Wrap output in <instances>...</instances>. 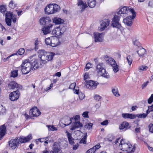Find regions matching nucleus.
<instances>
[{
	"mask_svg": "<svg viewBox=\"0 0 153 153\" xmlns=\"http://www.w3.org/2000/svg\"><path fill=\"white\" fill-rule=\"evenodd\" d=\"M25 50L24 48H21L18 50L17 52H16L15 53H13L10 55V57L13 56H17L18 54L20 55H22L23 54H24L25 55Z\"/></svg>",
	"mask_w": 153,
	"mask_h": 153,
	"instance_id": "nucleus-25",
	"label": "nucleus"
},
{
	"mask_svg": "<svg viewBox=\"0 0 153 153\" xmlns=\"http://www.w3.org/2000/svg\"><path fill=\"white\" fill-rule=\"evenodd\" d=\"M60 9V6L56 4H50L45 8L44 11L46 14H53L59 11Z\"/></svg>",
	"mask_w": 153,
	"mask_h": 153,
	"instance_id": "nucleus-3",
	"label": "nucleus"
},
{
	"mask_svg": "<svg viewBox=\"0 0 153 153\" xmlns=\"http://www.w3.org/2000/svg\"><path fill=\"white\" fill-rule=\"evenodd\" d=\"M74 120L75 122H77L78 121H80V116L79 115H76L74 116Z\"/></svg>",
	"mask_w": 153,
	"mask_h": 153,
	"instance_id": "nucleus-52",
	"label": "nucleus"
},
{
	"mask_svg": "<svg viewBox=\"0 0 153 153\" xmlns=\"http://www.w3.org/2000/svg\"><path fill=\"white\" fill-rule=\"evenodd\" d=\"M7 9L4 5L0 6V12H1L3 14H4V13L6 11Z\"/></svg>",
	"mask_w": 153,
	"mask_h": 153,
	"instance_id": "nucleus-44",
	"label": "nucleus"
},
{
	"mask_svg": "<svg viewBox=\"0 0 153 153\" xmlns=\"http://www.w3.org/2000/svg\"><path fill=\"white\" fill-rule=\"evenodd\" d=\"M76 86V83H72L70 85L69 88L74 90Z\"/></svg>",
	"mask_w": 153,
	"mask_h": 153,
	"instance_id": "nucleus-54",
	"label": "nucleus"
},
{
	"mask_svg": "<svg viewBox=\"0 0 153 153\" xmlns=\"http://www.w3.org/2000/svg\"><path fill=\"white\" fill-rule=\"evenodd\" d=\"M74 124L72 125L71 126L70 129L73 131L76 128H80L83 127L82 123L80 122V121L75 122L74 123Z\"/></svg>",
	"mask_w": 153,
	"mask_h": 153,
	"instance_id": "nucleus-15",
	"label": "nucleus"
},
{
	"mask_svg": "<svg viewBox=\"0 0 153 153\" xmlns=\"http://www.w3.org/2000/svg\"><path fill=\"white\" fill-rule=\"evenodd\" d=\"M89 77V75L88 73H85L84 74L83 76V79L84 80H86L87 79H88Z\"/></svg>",
	"mask_w": 153,
	"mask_h": 153,
	"instance_id": "nucleus-58",
	"label": "nucleus"
},
{
	"mask_svg": "<svg viewBox=\"0 0 153 153\" xmlns=\"http://www.w3.org/2000/svg\"><path fill=\"white\" fill-rule=\"evenodd\" d=\"M91 66L92 65L90 63H88L86 65L85 70L86 71H87L91 67Z\"/></svg>",
	"mask_w": 153,
	"mask_h": 153,
	"instance_id": "nucleus-48",
	"label": "nucleus"
},
{
	"mask_svg": "<svg viewBox=\"0 0 153 153\" xmlns=\"http://www.w3.org/2000/svg\"><path fill=\"white\" fill-rule=\"evenodd\" d=\"M140 127L136 128L135 129V132L136 133H138L140 132Z\"/></svg>",
	"mask_w": 153,
	"mask_h": 153,
	"instance_id": "nucleus-62",
	"label": "nucleus"
},
{
	"mask_svg": "<svg viewBox=\"0 0 153 153\" xmlns=\"http://www.w3.org/2000/svg\"><path fill=\"white\" fill-rule=\"evenodd\" d=\"M106 61L107 62L109 63L111 66L113 65V64H115V63H114V62H116L115 60L112 58H110L106 60Z\"/></svg>",
	"mask_w": 153,
	"mask_h": 153,
	"instance_id": "nucleus-40",
	"label": "nucleus"
},
{
	"mask_svg": "<svg viewBox=\"0 0 153 153\" xmlns=\"http://www.w3.org/2000/svg\"><path fill=\"white\" fill-rule=\"evenodd\" d=\"M35 42H34V49L35 51H37L39 48V44L40 41L39 40L38 38H36L34 39Z\"/></svg>",
	"mask_w": 153,
	"mask_h": 153,
	"instance_id": "nucleus-34",
	"label": "nucleus"
},
{
	"mask_svg": "<svg viewBox=\"0 0 153 153\" xmlns=\"http://www.w3.org/2000/svg\"><path fill=\"white\" fill-rule=\"evenodd\" d=\"M6 124H4L0 126V140L5 135L6 131Z\"/></svg>",
	"mask_w": 153,
	"mask_h": 153,
	"instance_id": "nucleus-20",
	"label": "nucleus"
},
{
	"mask_svg": "<svg viewBox=\"0 0 153 153\" xmlns=\"http://www.w3.org/2000/svg\"><path fill=\"white\" fill-rule=\"evenodd\" d=\"M48 138V137H46L45 138H39L37 139V140H38L40 142H44L45 140H46ZM37 140H36V142L38 141H37Z\"/></svg>",
	"mask_w": 153,
	"mask_h": 153,
	"instance_id": "nucleus-56",
	"label": "nucleus"
},
{
	"mask_svg": "<svg viewBox=\"0 0 153 153\" xmlns=\"http://www.w3.org/2000/svg\"><path fill=\"white\" fill-rule=\"evenodd\" d=\"M22 73L24 74H28L31 70H34L39 67L37 59L31 60L25 59L23 61L20 66Z\"/></svg>",
	"mask_w": 153,
	"mask_h": 153,
	"instance_id": "nucleus-1",
	"label": "nucleus"
},
{
	"mask_svg": "<svg viewBox=\"0 0 153 153\" xmlns=\"http://www.w3.org/2000/svg\"><path fill=\"white\" fill-rule=\"evenodd\" d=\"M38 57L40 61V65H43L47 62L52 60L55 54L54 53H47L44 50H40L38 51Z\"/></svg>",
	"mask_w": 153,
	"mask_h": 153,
	"instance_id": "nucleus-2",
	"label": "nucleus"
},
{
	"mask_svg": "<svg viewBox=\"0 0 153 153\" xmlns=\"http://www.w3.org/2000/svg\"><path fill=\"white\" fill-rule=\"evenodd\" d=\"M120 20V16L117 15H114L112 19L111 26L117 28L120 30H123V28L121 26V24H120L119 21Z\"/></svg>",
	"mask_w": 153,
	"mask_h": 153,
	"instance_id": "nucleus-5",
	"label": "nucleus"
},
{
	"mask_svg": "<svg viewBox=\"0 0 153 153\" xmlns=\"http://www.w3.org/2000/svg\"><path fill=\"white\" fill-rule=\"evenodd\" d=\"M32 138V135L29 134L26 137L21 136L18 138L19 143H25L29 142Z\"/></svg>",
	"mask_w": 153,
	"mask_h": 153,
	"instance_id": "nucleus-12",
	"label": "nucleus"
},
{
	"mask_svg": "<svg viewBox=\"0 0 153 153\" xmlns=\"http://www.w3.org/2000/svg\"><path fill=\"white\" fill-rule=\"evenodd\" d=\"M93 125V124L92 123H88V125L87 126V128L89 129H91Z\"/></svg>",
	"mask_w": 153,
	"mask_h": 153,
	"instance_id": "nucleus-61",
	"label": "nucleus"
},
{
	"mask_svg": "<svg viewBox=\"0 0 153 153\" xmlns=\"http://www.w3.org/2000/svg\"><path fill=\"white\" fill-rule=\"evenodd\" d=\"M148 6L150 7L153 8V0H149L148 3Z\"/></svg>",
	"mask_w": 153,
	"mask_h": 153,
	"instance_id": "nucleus-53",
	"label": "nucleus"
},
{
	"mask_svg": "<svg viewBox=\"0 0 153 153\" xmlns=\"http://www.w3.org/2000/svg\"><path fill=\"white\" fill-rule=\"evenodd\" d=\"M134 18L131 16H128L123 20V22L127 26L131 27L132 25V22Z\"/></svg>",
	"mask_w": 153,
	"mask_h": 153,
	"instance_id": "nucleus-14",
	"label": "nucleus"
},
{
	"mask_svg": "<svg viewBox=\"0 0 153 153\" xmlns=\"http://www.w3.org/2000/svg\"><path fill=\"white\" fill-rule=\"evenodd\" d=\"M147 67L146 66H142L139 69L141 70H146L147 69Z\"/></svg>",
	"mask_w": 153,
	"mask_h": 153,
	"instance_id": "nucleus-63",
	"label": "nucleus"
},
{
	"mask_svg": "<svg viewBox=\"0 0 153 153\" xmlns=\"http://www.w3.org/2000/svg\"><path fill=\"white\" fill-rule=\"evenodd\" d=\"M112 92L113 94L116 97H118L120 95L118 93V89L116 87H114L112 89Z\"/></svg>",
	"mask_w": 153,
	"mask_h": 153,
	"instance_id": "nucleus-37",
	"label": "nucleus"
},
{
	"mask_svg": "<svg viewBox=\"0 0 153 153\" xmlns=\"http://www.w3.org/2000/svg\"><path fill=\"white\" fill-rule=\"evenodd\" d=\"M67 120H68V121L69 122V123H66V122H65L64 124L65 126L69 125L72 123V121L74 120V117H73L70 118L69 120L68 119H67Z\"/></svg>",
	"mask_w": 153,
	"mask_h": 153,
	"instance_id": "nucleus-43",
	"label": "nucleus"
},
{
	"mask_svg": "<svg viewBox=\"0 0 153 153\" xmlns=\"http://www.w3.org/2000/svg\"><path fill=\"white\" fill-rule=\"evenodd\" d=\"M96 70L100 76L108 79L109 78V75L105 70V66L102 63H100L97 66Z\"/></svg>",
	"mask_w": 153,
	"mask_h": 153,
	"instance_id": "nucleus-4",
	"label": "nucleus"
},
{
	"mask_svg": "<svg viewBox=\"0 0 153 153\" xmlns=\"http://www.w3.org/2000/svg\"><path fill=\"white\" fill-rule=\"evenodd\" d=\"M17 18L16 15H14L13 12H10V26L11 25L12 21L13 23H15L16 21Z\"/></svg>",
	"mask_w": 153,
	"mask_h": 153,
	"instance_id": "nucleus-29",
	"label": "nucleus"
},
{
	"mask_svg": "<svg viewBox=\"0 0 153 153\" xmlns=\"http://www.w3.org/2000/svg\"><path fill=\"white\" fill-rule=\"evenodd\" d=\"M129 7L126 6H124L121 8L119 11L117 12V14L118 15H120L121 16H122L121 15H126L128 13Z\"/></svg>",
	"mask_w": 153,
	"mask_h": 153,
	"instance_id": "nucleus-17",
	"label": "nucleus"
},
{
	"mask_svg": "<svg viewBox=\"0 0 153 153\" xmlns=\"http://www.w3.org/2000/svg\"><path fill=\"white\" fill-rule=\"evenodd\" d=\"M114 63H115V64H113V65L112 66L113 67V70L115 73H117L119 70L118 68V65L117 64L116 62H114Z\"/></svg>",
	"mask_w": 153,
	"mask_h": 153,
	"instance_id": "nucleus-38",
	"label": "nucleus"
},
{
	"mask_svg": "<svg viewBox=\"0 0 153 153\" xmlns=\"http://www.w3.org/2000/svg\"><path fill=\"white\" fill-rule=\"evenodd\" d=\"M5 17L6 23L8 26H10V11H6Z\"/></svg>",
	"mask_w": 153,
	"mask_h": 153,
	"instance_id": "nucleus-31",
	"label": "nucleus"
},
{
	"mask_svg": "<svg viewBox=\"0 0 153 153\" xmlns=\"http://www.w3.org/2000/svg\"><path fill=\"white\" fill-rule=\"evenodd\" d=\"M20 144L18 137H16L14 139H12L10 140V147L13 149H17Z\"/></svg>",
	"mask_w": 153,
	"mask_h": 153,
	"instance_id": "nucleus-10",
	"label": "nucleus"
},
{
	"mask_svg": "<svg viewBox=\"0 0 153 153\" xmlns=\"http://www.w3.org/2000/svg\"><path fill=\"white\" fill-rule=\"evenodd\" d=\"M74 90L75 91L74 93L77 94H79V89L78 87H76V88H75L74 89Z\"/></svg>",
	"mask_w": 153,
	"mask_h": 153,
	"instance_id": "nucleus-60",
	"label": "nucleus"
},
{
	"mask_svg": "<svg viewBox=\"0 0 153 153\" xmlns=\"http://www.w3.org/2000/svg\"><path fill=\"white\" fill-rule=\"evenodd\" d=\"M94 99L97 101H99L102 100V97L99 95L96 94L95 96Z\"/></svg>",
	"mask_w": 153,
	"mask_h": 153,
	"instance_id": "nucleus-50",
	"label": "nucleus"
},
{
	"mask_svg": "<svg viewBox=\"0 0 153 153\" xmlns=\"http://www.w3.org/2000/svg\"><path fill=\"white\" fill-rule=\"evenodd\" d=\"M128 12H130L132 13V16H132L133 18H135V17L136 16V13L135 11L134 10L133 8H129Z\"/></svg>",
	"mask_w": 153,
	"mask_h": 153,
	"instance_id": "nucleus-41",
	"label": "nucleus"
},
{
	"mask_svg": "<svg viewBox=\"0 0 153 153\" xmlns=\"http://www.w3.org/2000/svg\"><path fill=\"white\" fill-rule=\"evenodd\" d=\"M18 71L17 70H14L12 71L11 72V75H10V78L11 77L16 78L18 76Z\"/></svg>",
	"mask_w": 153,
	"mask_h": 153,
	"instance_id": "nucleus-35",
	"label": "nucleus"
},
{
	"mask_svg": "<svg viewBox=\"0 0 153 153\" xmlns=\"http://www.w3.org/2000/svg\"><path fill=\"white\" fill-rule=\"evenodd\" d=\"M17 5V4L14 3L13 1H10V8L14 9L16 7Z\"/></svg>",
	"mask_w": 153,
	"mask_h": 153,
	"instance_id": "nucleus-49",
	"label": "nucleus"
},
{
	"mask_svg": "<svg viewBox=\"0 0 153 153\" xmlns=\"http://www.w3.org/2000/svg\"><path fill=\"white\" fill-rule=\"evenodd\" d=\"M149 82L148 81L146 82H144L143 84H142L141 86L142 89H143L145 88L148 85Z\"/></svg>",
	"mask_w": 153,
	"mask_h": 153,
	"instance_id": "nucleus-59",
	"label": "nucleus"
},
{
	"mask_svg": "<svg viewBox=\"0 0 153 153\" xmlns=\"http://www.w3.org/2000/svg\"><path fill=\"white\" fill-rule=\"evenodd\" d=\"M20 93L18 89L10 93V100L14 101L17 100L19 98Z\"/></svg>",
	"mask_w": 153,
	"mask_h": 153,
	"instance_id": "nucleus-11",
	"label": "nucleus"
},
{
	"mask_svg": "<svg viewBox=\"0 0 153 153\" xmlns=\"http://www.w3.org/2000/svg\"><path fill=\"white\" fill-rule=\"evenodd\" d=\"M148 127L149 132L153 133V124L150 123Z\"/></svg>",
	"mask_w": 153,
	"mask_h": 153,
	"instance_id": "nucleus-45",
	"label": "nucleus"
},
{
	"mask_svg": "<svg viewBox=\"0 0 153 153\" xmlns=\"http://www.w3.org/2000/svg\"><path fill=\"white\" fill-rule=\"evenodd\" d=\"M60 44V42L59 39H56L52 40L51 45L52 47H56Z\"/></svg>",
	"mask_w": 153,
	"mask_h": 153,
	"instance_id": "nucleus-30",
	"label": "nucleus"
},
{
	"mask_svg": "<svg viewBox=\"0 0 153 153\" xmlns=\"http://www.w3.org/2000/svg\"><path fill=\"white\" fill-rule=\"evenodd\" d=\"M110 23V21L108 19H105L101 22V27L100 30L102 31L104 30L108 26Z\"/></svg>",
	"mask_w": 153,
	"mask_h": 153,
	"instance_id": "nucleus-16",
	"label": "nucleus"
},
{
	"mask_svg": "<svg viewBox=\"0 0 153 153\" xmlns=\"http://www.w3.org/2000/svg\"><path fill=\"white\" fill-rule=\"evenodd\" d=\"M58 27H56L52 30V34L56 37L60 38L62 35Z\"/></svg>",
	"mask_w": 153,
	"mask_h": 153,
	"instance_id": "nucleus-22",
	"label": "nucleus"
},
{
	"mask_svg": "<svg viewBox=\"0 0 153 153\" xmlns=\"http://www.w3.org/2000/svg\"><path fill=\"white\" fill-rule=\"evenodd\" d=\"M29 114L31 117H37L41 114V112L36 107H34L30 109Z\"/></svg>",
	"mask_w": 153,
	"mask_h": 153,
	"instance_id": "nucleus-9",
	"label": "nucleus"
},
{
	"mask_svg": "<svg viewBox=\"0 0 153 153\" xmlns=\"http://www.w3.org/2000/svg\"><path fill=\"white\" fill-rule=\"evenodd\" d=\"M129 125V124L128 122H123L119 127V128L121 130L125 129V130H126L130 128V127H128Z\"/></svg>",
	"mask_w": 153,
	"mask_h": 153,
	"instance_id": "nucleus-24",
	"label": "nucleus"
},
{
	"mask_svg": "<svg viewBox=\"0 0 153 153\" xmlns=\"http://www.w3.org/2000/svg\"><path fill=\"white\" fill-rule=\"evenodd\" d=\"M53 26L52 24H50L48 26H44L42 30L44 34L46 35L50 33L51 32L50 28Z\"/></svg>",
	"mask_w": 153,
	"mask_h": 153,
	"instance_id": "nucleus-19",
	"label": "nucleus"
},
{
	"mask_svg": "<svg viewBox=\"0 0 153 153\" xmlns=\"http://www.w3.org/2000/svg\"><path fill=\"white\" fill-rule=\"evenodd\" d=\"M85 82L86 88L91 90L95 89L99 84L97 82L92 80L88 81L86 80Z\"/></svg>",
	"mask_w": 153,
	"mask_h": 153,
	"instance_id": "nucleus-6",
	"label": "nucleus"
},
{
	"mask_svg": "<svg viewBox=\"0 0 153 153\" xmlns=\"http://www.w3.org/2000/svg\"><path fill=\"white\" fill-rule=\"evenodd\" d=\"M88 111H85L82 114V115L84 117L88 118V117H89V116L88 115Z\"/></svg>",
	"mask_w": 153,
	"mask_h": 153,
	"instance_id": "nucleus-57",
	"label": "nucleus"
},
{
	"mask_svg": "<svg viewBox=\"0 0 153 153\" xmlns=\"http://www.w3.org/2000/svg\"><path fill=\"white\" fill-rule=\"evenodd\" d=\"M87 137V133L85 134L83 137L80 140L79 143L80 144L83 143L85 144L86 143V139Z\"/></svg>",
	"mask_w": 153,
	"mask_h": 153,
	"instance_id": "nucleus-36",
	"label": "nucleus"
},
{
	"mask_svg": "<svg viewBox=\"0 0 153 153\" xmlns=\"http://www.w3.org/2000/svg\"><path fill=\"white\" fill-rule=\"evenodd\" d=\"M108 123V120H105L101 122L100 124L102 126L107 125Z\"/></svg>",
	"mask_w": 153,
	"mask_h": 153,
	"instance_id": "nucleus-55",
	"label": "nucleus"
},
{
	"mask_svg": "<svg viewBox=\"0 0 153 153\" xmlns=\"http://www.w3.org/2000/svg\"><path fill=\"white\" fill-rule=\"evenodd\" d=\"M33 50L32 49H26L25 50V55H26L27 54H28V53H29L30 52L32 51Z\"/></svg>",
	"mask_w": 153,
	"mask_h": 153,
	"instance_id": "nucleus-64",
	"label": "nucleus"
},
{
	"mask_svg": "<svg viewBox=\"0 0 153 153\" xmlns=\"http://www.w3.org/2000/svg\"><path fill=\"white\" fill-rule=\"evenodd\" d=\"M53 150L50 152V153H63L61 150V148L57 142H55L52 146Z\"/></svg>",
	"mask_w": 153,
	"mask_h": 153,
	"instance_id": "nucleus-7",
	"label": "nucleus"
},
{
	"mask_svg": "<svg viewBox=\"0 0 153 153\" xmlns=\"http://www.w3.org/2000/svg\"><path fill=\"white\" fill-rule=\"evenodd\" d=\"M122 116L124 119H133L135 118V114H134L123 113Z\"/></svg>",
	"mask_w": 153,
	"mask_h": 153,
	"instance_id": "nucleus-23",
	"label": "nucleus"
},
{
	"mask_svg": "<svg viewBox=\"0 0 153 153\" xmlns=\"http://www.w3.org/2000/svg\"><path fill=\"white\" fill-rule=\"evenodd\" d=\"M135 118L137 117L138 118H145L147 117V114H145V113L138 114H135Z\"/></svg>",
	"mask_w": 153,
	"mask_h": 153,
	"instance_id": "nucleus-39",
	"label": "nucleus"
},
{
	"mask_svg": "<svg viewBox=\"0 0 153 153\" xmlns=\"http://www.w3.org/2000/svg\"><path fill=\"white\" fill-rule=\"evenodd\" d=\"M58 27L60 30V33L62 35L66 30V26H64L63 25H60Z\"/></svg>",
	"mask_w": 153,
	"mask_h": 153,
	"instance_id": "nucleus-32",
	"label": "nucleus"
},
{
	"mask_svg": "<svg viewBox=\"0 0 153 153\" xmlns=\"http://www.w3.org/2000/svg\"><path fill=\"white\" fill-rule=\"evenodd\" d=\"M46 126L48 128L49 131H54L57 130L56 128L53 125H47Z\"/></svg>",
	"mask_w": 153,
	"mask_h": 153,
	"instance_id": "nucleus-42",
	"label": "nucleus"
},
{
	"mask_svg": "<svg viewBox=\"0 0 153 153\" xmlns=\"http://www.w3.org/2000/svg\"><path fill=\"white\" fill-rule=\"evenodd\" d=\"M87 1L88 5L90 8H93L95 6L96 4V2L95 0L88 1Z\"/></svg>",
	"mask_w": 153,
	"mask_h": 153,
	"instance_id": "nucleus-33",
	"label": "nucleus"
},
{
	"mask_svg": "<svg viewBox=\"0 0 153 153\" xmlns=\"http://www.w3.org/2000/svg\"><path fill=\"white\" fill-rule=\"evenodd\" d=\"M153 102V94H152L148 100V102L149 104H151Z\"/></svg>",
	"mask_w": 153,
	"mask_h": 153,
	"instance_id": "nucleus-51",
	"label": "nucleus"
},
{
	"mask_svg": "<svg viewBox=\"0 0 153 153\" xmlns=\"http://www.w3.org/2000/svg\"><path fill=\"white\" fill-rule=\"evenodd\" d=\"M66 132L67 133V137L69 143L71 145H74V139L72 137L71 134L67 131H66Z\"/></svg>",
	"mask_w": 153,
	"mask_h": 153,
	"instance_id": "nucleus-27",
	"label": "nucleus"
},
{
	"mask_svg": "<svg viewBox=\"0 0 153 153\" xmlns=\"http://www.w3.org/2000/svg\"><path fill=\"white\" fill-rule=\"evenodd\" d=\"M52 20L53 22L54 23L55 25H60L64 23V22L63 19L57 17H54L52 19Z\"/></svg>",
	"mask_w": 153,
	"mask_h": 153,
	"instance_id": "nucleus-21",
	"label": "nucleus"
},
{
	"mask_svg": "<svg viewBox=\"0 0 153 153\" xmlns=\"http://www.w3.org/2000/svg\"><path fill=\"white\" fill-rule=\"evenodd\" d=\"M146 50L143 48L137 51V53L140 57H144L145 54H146Z\"/></svg>",
	"mask_w": 153,
	"mask_h": 153,
	"instance_id": "nucleus-28",
	"label": "nucleus"
},
{
	"mask_svg": "<svg viewBox=\"0 0 153 153\" xmlns=\"http://www.w3.org/2000/svg\"><path fill=\"white\" fill-rule=\"evenodd\" d=\"M101 34L97 33H94V38L95 39V42H102L103 41V39L100 37Z\"/></svg>",
	"mask_w": 153,
	"mask_h": 153,
	"instance_id": "nucleus-26",
	"label": "nucleus"
},
{
	"mask_svg": "<svg viewBox=\"0 0 153 153\" xmlns=\"http://www.w3.org/2000/svg\"><path fill=\"white\" fill-rule=\"evenodd\" d=\"M22 86L17 83L16 81H10V89L13 90H16L19 89H22Z\"/></svg>",
	"mask_w": 153,
	"mask_h": 153,
	"instance_id": "nucleus-13",
	"label": "nucleus"
},
{
	"mask_svg": "<svg viewBox=\"0 0 153 153\" xmlns=\"http://www.w3.org/2000/svg\"><path fill=\"white\" fill-rule=\"evenodd\" d=\"M126 59L128 64L130 65L131 64L132 61V59L131 56H128L126 58Z\"/></svg>",
	"mask_w": 153,
	"mask_h": 153,
	"instance_id": "nucleus-47",
	"label": "nucleus"
},
{
	"mask_svg": "<svg viewBox=\"0 0 153 153\" xmlns=\"http://www.w3.org/2000/svg\"><path fill=\"white\" fill-rule=\"evenodd\" d=\"M52 40L50 38H48L45 39V43L46 45H51Z\"/></svg>",
	"mask_w": 153,
	"mask_h": 153,
	"instance_id": "nucleus-46",
	"label": "nucleus"
},
{
	"mask_svg": "<svg viewBox=\"0 0 153 153\" xmlns=\"http://www.w3.org/2000/svg\"><path fill=\"white\" fill-rule=\"evenodd\" d=\"M125 139H123L121 140L120 141L119 146L120 147V146H121V147H122V148L121 149V150H122L123 151H126L128 152V149H127L124 148L123 147L122 145H123V146L124 147L125 146H127V147H128V148H131L132 147L131 145H130V146L128 145V144H125L124 142Z\"/></svg>",
	"mask_w": 153,
	"mask_h": 153,
	"instance_id": "nucleus-18",
	"label": "nucleus"
},
{
	"mask_svg": "<svg viewBox=\"0 0 153 153\" xmlns=\"http://www.w3.org/2000/svg\"><path fill=\"white\" fill-rule=\"evenodd\" d=\"M40 25L44 26H48L49 24L52 22L51 18L48 17H43L40 19Z\"/></svg>",
	"mask_w": 153,
	"mask_h": 153,
	"instance_id": "nucleus-8",
	"label": "nucleus"
}]
</instances>
